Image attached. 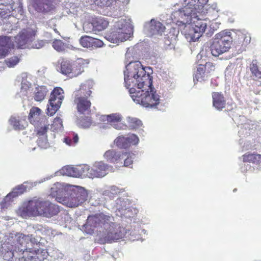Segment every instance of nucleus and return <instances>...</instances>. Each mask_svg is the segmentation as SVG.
<instances>
[{"label": "nucleus", "mask_w": 261, "mask_h": 261, "mask_svg": "<svg viewBox=\"0 0 261 261\" xmlns=\"http://www.w3.org/2000/svg\"><path fill=\"white\" fill-rule=\"evenodd\" d=\"M91 24L93 31L100 32L108 27L109 21L103 17H96L92 19Z\"/></svg>", "instance_id": "25"}, {"label": "nucleus", "mask_w": 261, "mask_h": 261, "mask_svg": "<svg viewBox=\"0 0 261 261\" xmlns=\"http://www.w3.org/2000/svg\"><path fill=\"white\" fill-rule=\"evenodd\" d=\"M14 48L10 37L0 36V58L6 56L11 49Z\"/></svg>", "instance_id": "20"}, {"label": "nucleus", "mask_w": 261, "mask_h": 261, "mask_svg": "<svg viewBox=\"0 0 261 261\" xmlns=\"http://www.w3.org/2000/svg\"><path fill=\"white\" fill-rule=\"evenodd\" d=\"M218 86L217 84H215V85H214V86Z\"/></svg>", "instance_id": "51"}, {"label": "nucleus", "mask_w": 261, "mask_h": 261, "mask_svg": "<svg viewBox=\"0 0 261 261\" xmlns=\"http://www.w3.org/2000/svg\"><path fill=\"white\" fill-rule=\"evenodd\" d=\"M93 87V83L88 81L81 85L79 89L75 92L74 95H80L88 98L92 94L91 89Z\"/></svg>", "instance_id": "28"}, {"label": "nucleus", "mask_w": 261, "mask_h": 261, "mask_svg": "<svg viewBox=\"0 0 261 261\" xmlns=\"http://www.w3.org/2000/svg\"><path fill=\"white\" fill-rule=\"evenodd\" d=\"M208 2V0H186V6L184 8L185 13H191V12L202 14L203 8Z\"/></svg>", "instance_id": "13"}, {"label": "nucleus", "mask_w": 261, "mask_h": 261, "mask_svg": "<svg viewBox=\"0 0 261 261\" xmlns=\"http://www.w3.org/2000/svg\"><path fill=\"white\" fill-rule=\"evenodd\" d=\"M38 242V239H36L33 234L25 235L20 234L17 238L13 244H9V248H6L7 251L13 252H22L26 250L32 249L35 244Z\"/></svg>", "instance_id": "8"}, {"label": "nucleus", "mask_w": 261, "mask_h": 261, "mask_svg": "<svg viewBox=\"0 0 261 261\" xmlns=\"http://www.w3.org/2000/svg\"><path fill=\"white\" fill-rule=\"evenodd\" d=\"M79 140V137L77 134H72V141L73 142V144L75 143H77Z\"/></svg>", "instance_id": "48"}, {"label": "nucleus", "mask_w": 261, "mask_h": 261, "mask_svg": "<svg viewBox=\"0 0 261 261\" xmlns=\"http://www.w3.org/2000/svg\"><path fill=\"white\" fill-rule=\"evenodd\" d=\"M49 105L47 108V114L49 116H53L57 111L59 109L61 105L58 104L56 102L49 100Z\"/></svg>", "instance_id": "41"}, {"label": "nucleus", "mask_w": 261, "mask_h": 261, "mask_svg": "<svg viewBox=\"0 0 261 261\" xmlns=\"http://www.w3.org/2000/svg\"><path fill=\"white\" fill-rule=\"evenodd\" d=\"M104 238L108 242H112L116 241L123 237V233L121 228L116 223L114 227L109 230L103 231Z\"/></svg>", "instance_id": "18"}, {"label": "nucleus", "mask_w": 261, "mask_h": 261, "mask_svg": "<svg viewBox=\"0 0 261 261\" xmlns=\"http://www.w3.org/2000/svg\"><path fill=\"white\" fill-rule=\"evenodd\" d=\"M205 68V72L209 77L213 71L215 70V65L212 62H206L205 65H203Z\"/></svg>", "instance_id": "46"}, {"label": "nucleus", "mask_w": 261, "mask_h": 261, "mask_svg": "<svg viewBox=\"0 0 261 261\" xmlns=\"http://www.w3.org/2000/svg\"><path fill=\"white\" fill-rule=\"evenodd\" d=\"M126 29L127 27L123 25L122 22L121 24L118 22L117 25L114 26L111 31L107 34V37L112 42L114 43L122 39L124 34H126Z\"/></svg>", "instance_id": "16"}, {"label": "nucleus", "mask_w": 261, "mask_h": 261, "mask_svg": "<svg viewBox=\"0 0 261 261\" xmlns=\"http://www.w3.org/2000/svg\"><path fill=\"white\" fill-rule=\"evenodd\" d=\"M121 156L122 157H121L122 159H120L119 166L132 168L135 154L133 152L123 151Z\"/></svg>", "instance_id": "29"}, {"label": "nucleus", "mask_w": 261, "mask_h": 261, "mask_svg": "<svg viewBox=\"0 0 261 261\" xmlns=\"http://www.w3.org/2000/svg\"><path fill=\"white\" fill-rule=\"evenodd\" d=\"M48 201H42L38 199L30 200L25 203L17 210V214L23 218L28 217L43 216L45 214L41 211H47Z\"/></svg>", "instance_id": "5"}, {"label": "nucleus", "mask_w": 261, "mask_h": 261, "mask_svg": "<svg viewBox=\"0 0 261 261\" xmlns=\"http://www.w3.org/2000/svg\"><path fill=\"white\" fill-rule=\"evenodd\" d=\"M9 121L10 124L15 130H23L28 126V122L25 118L11 117Z\"/></svg>", "instance_id": "30"}, {"label": "nucleus", "mask_w": 261, "mask_h": 261, "mask_svg": "<svg viewBox=\"0 0 261 261\" xmlns=\"http://www.w3.org/2000/svg\"><path fill=\"white\" fill-rule=\"evenodd\" d=\"M53 47L58 52L64 51L67 46L66 44L60 39H55L53 42Z\"/></svg>", "instance_id": "40"}, {"label": "nucleus", "mask_w": 261, "mask_h": 261, "mask_svg": "<svg viewBox=\"0 0 261 261\" xmlns=\"http://www.w3.org/2000/svg\"><path fill=\"white\" fill-rule=\"evenodd\" d=\"M41 212L43 214H45V217H51L57 215L60 212V210L58 206L48 201L47 211Z\"/></svg>", "instance_id": "37"}, {"label": "nucleus", "mask_w": 261, "mask_h": 261, "mask_svg": "<svg viewBox=\"0 0 261 261\" xmlns=\"http://www.w3.org/2000/svg\"><path fill=\"white\" fill-rule=\"evenodd\" d=\"M48 90L45 86H41L36 88L34 98L36 101H40L44 99Z\"/></svg>", "instance_id": "36"}, {"label": "nucleus", "mask_w": 261, "mask_h": 261, "mask_svg": "<svg viewBox=\"0 0 261 261\" xmlns=\"http://www.w3.org/2000/svg\"><path fill=\"white\" fill-rule=\"evenodd\" d=\"M211 85H213V81H211Z\"/></svg>", "instance_id": "52"}, {"label": "nucleus", "mask_w": 261, "mask_h": 261, "mask_svg": "<svg viewBox=\"0 0 261 261\" xmlns=\"http://www.w3.org/2000/svg\"><path fill=\"white\" fill-rule=\"evenodd\" d=\"M232 37L230 32L222 31L215 35L213 43L210 46L211 54L215 57L227 51L231 47Z\"/></svg>", "instance_id": "7"}, {"label": "nucleus", "mask_w": 261, "mask_h": 261, "mask_svg": "<svg viewBox=\"0 0 261 261\" xmlns=\"http://www.w3.org/2000/svg\"><path fill=\"white\" fill-rule=\"evenodd\" d=\"M139 142L138 137L134 134H131L127 137L119 136L114 140L115 145L121 149H126L132 145H137Z\"/></svg>", "instance_id": "14"}, {"label": "nucleus", "mask_w": 261, "mask_h": 261, "mask_svg": "<svg viewBox=\"0 0 261 261\" xmlns=\"http://www.w3.org/2000/svg\"><path fill=\"white\" fill-rule=\"evenodd\" d=\"M80 43L85 48L101 47L103 43L101 40L87 35L82 36L80 39Z\"/></svg>", "instance_id": "19"}, {"label": "nucleus", "mask_w": 261, "mask_h": 261, "mask_svg": "<svg viewBox=\"0 0 261 261\" xmlns=\"http://www.w3.org/2000/svg\"><path fill=\"white\" fill-rule=\"evenodd\" d=\"M41 46H42V45H41L40 44L39 45V46H37L36 44L35 45V47L36 48H39Z\"/></svg>", "instance_id": "50"}, {"label": "nucleus", "mask_w": 261, "mask_h": 261, "mask_svg": "<svg viewBox=\"0 0 261 261\" xmlns=\"http://www.w3.org/2000/svg\"><path fill=\"white\" fill-rule=\"evenodd\" d=\"M19 58L17 56H13L7 60L6 64L9 67H14L19 62Z\"/></svg>", "instance_id": "45"}, {"label": "nucleus", "mask_w": 261, "mask_h": 261, "mask_svg": "<svg viewBox=\"0 0 261 261\" xmlns=\"http://www.w3.org/2000/svg\"><path fill=\"white\" fill-rule=\"evenodd\" d=\"M64 91L60 87H56L52 91L50 99L51 101H56L58 104L61 105L64 99Z\"/></svg>", "instance_id": "34"}, {"label": "nucleus", "mask_w": 261, "mask_h": 261, "mask_svg": "<svg viewBox=\"0 0 261 261\" xmlns=\"http://www.w3.org/2000/svg\"><path fill=\"white\" fill-rule=\"evenodd\" d=\"M37 140V143L38 145L42 148H46L48 145L47 137V136H41L38 137Z\"/></svg>", "instance_id": "44"}, {"label": "nucleus", "mask_w": 261, "mask_h": 261, "mask_svg": "<svg viewBox=\"0 0 261 261\" xmlns=\"http://www.w3.org/2000/svg\"><path fill=\"white\" fill-rule=\"evenodd\" d=\"M127 122L128 126L126 127H128L131 129L138 128L142 125V121L137 118L129 117L127 118Z\"/></svg>", "instance_id": "38"}, {"label": "nucleus", "mask_w": 261, "mask_h": 261, "mask_svg": "<svg viewBox=\"0 0 261 261\" xmlns=\"http://www.w3.org/2000/svg\"><path fill=\"white\" fill-rule=\"evenodd\" d=\"M63 128L62 120L60 117H57L53 120V123L51 125V128L53 131L57 132Z\"/></svg>", "instance_id": "42"}, {"label": "nucleus", "mask_w": 261, "mask_h": 261, "mask_svg": "<svg viewBox=\"0 0 261 261\" xmlns=\"http://www.w3.org/2000/svg\"><path fill=\"white\" fill-rule=\"evenodd\" d=\"M139 68V73L144 74V76L138 80V90L136 94L132 95V98L144 107L156 108L160 103V96L152 87V77L145 70Z\"/></svg>", "instance_id": "1"}, {"label": "nucleus", "mask_w": 261, "mask_h": 261, "mask_svg": "<svg viewBox=\"0 0 261 261\" xmlns=\"http://www.w3.org/2000/svg\"><path fill=\"white\" fill-rule=\"evenodd\" d=\"M89 64L88 60L81 58L73 62L63 58L60 63V71L62 74L70 78H73L83 73Z\"/></svg>", "instance_id": "4"}, {"label": "nucleus", "mask_w": 261, "mask_h": 261, "mask_svg": "<svg viewBox=\"0 0 261 261\" xmlns=\"http://www.w3.org/2000/svg\"><path fill=\"white\" fill-rule=\"evenodd\" d=\"M226 99L222 92H212V105L216 110L222 111L226 107Z\"/></svg>", "instance_id": "23"}, {"label": "nucleus", "mask_w": 261, "mask_h": 261, "mask_svg": "<svg viewBox=\"0 0 261 261\" xmlns=\"http://www.w3.org/2000/svg\"><path fill=\"white\" fill-rule=\"evenodd\" d=\"M242 159L244 163H251L256 166L257 169H261V154L247 152L242 155Z\"/></svg>", "instance_id": "22"}, {"label": "nucleus", "mask_w": 261, "mask_h": 261, "mask_svg": "<svg viewBox=\"0 0 261 261\" xmlns=\"http://www.w3.org/2000/svg\"><path fill=\"white\" fill-rule=\"evenodd\" d=\"M87 223L94 227H101L104 231L112 228L115 225L114 218L111 215H107L100 213L93 216H90L87 219Z\"/></svg>", "instance_id": "9"}, {"label": "nucleus", "mask_w": 261, "mask_h": 261, "mask_svg": "<svg viewBox=\"0 0 261 261\" xmlns=\"http://www.w3.org/2000/svg\"><path fill=\"white\" fill-rule=\"evenodd\" d=\"M243 37H244L245 38H247L246 42H248L249 41H250V39L249 38L246 37H244V36Z\"/></svg>", "instance_id": "49"}, {"label": "nucleus", "mask_w": 261, "mask_h": 261, "mask_svg": "<svg viewBox=\"0 0 261 261\" xmlns=\"http://www.w3.org/2000/svg\"><path fill=\"white\" fill-rule=\"evenodd\" d=\"M8 244H3L2 246V253L6 260H9L11 259L15 258V261L17 259L18 261H30L33 259L37 258L41 260L44 258V257H40L39 255L42 251L39 250L37 251L32 248V249L22 251V252H13L7 251L6 248H9Z\"/></svg>", "instance_id": "6"}, {"label": "nucleus", "mask_w": 261, "mask_h": 261, "mask_svg": "<svg viewBox=\"0 0 261 261\" xmlns=\"http://www.w3.org/2000/svg\"><path fill=\"white\" fill-rule=\"evenodd\" d=\"M205 68L203 65H199L197 68L196 71L193 75V81L196 82H202L206 80L208 76L205 72Z\"/></svg>", "instance_id": "32"}, {"label": "nucleus", "mask_w": 261, "mask_h": 261, "mask_svg": "<svg viewBox=\"0 0 261 261\" xmlns=\"http://www.w3.org/2000/svg\"><path fill=\"white\" fill-rule=\"evenodd\" d=\"M107 122L117 129H125L127 125L121 122L122 117L117 114H112L105 116Z\"/></svg>", "instance_id": "24"}, {"label": "nucleus", "mask_w": 261, "mask_h": 261, "mask_svg": "<svg viewBox=\"0 0 261 261\" xmlns=\"http://www.w3.org/2000/svg\"><path fill=\"white\" fill-rule=\"evenodd\" d=\"M88 197L87 192L84 190L73 191L64 199V203L69 207H75L85 201Z\"/></svg>", "instance_id": "12"}, {"label": "nucleus", "mask_w": 261, "mask_h": 261, "mask_svg": "<svg viewBox=\"0 0 261 261\" xmlns=\"http://www.w3.org/2000/svg\"><path fill=\"white\" fill-rule=\"evenodd\" d=\"M73 102L76 106L77 112L81 114H84L86 112L89 111L92 105L88 98L80 95H74Z\"/></svg>", "instance_id": "17"}, {"label": "nucleus", "mask_w": 261, "mask_h": 261, "mask_svg": "<svg viewBox=\"0 0 261 261\" xmlns=\"http://www.w3.org/2000/svg\"><path fill=\"white\" fill-rule=\"evenodd\" d=\"M34 7L38 12H48L55 8L54 0H34Z\"/></svg>", "instance_id": "21"}, {"label": "nucleus", "mask_w": 261, "mask_h": 261, "mask_svg": "<svg viewBox=\"0 0 261 261\" xmlns=\"http://www.w3.org/2000/svg\"><path fill=\"white\" fill-rule=\"evenodd\" d=\"M111 167L103 161L94 162L92 167L86 165L76 166H66L62 168V172L63 174L75 177H101L105 176Z\"/></svg>", "instance_id": "2"}, {"label": "nucleus", "mask_w": 261, "mask_h": 261, "mask_svg": "<svg viewBox=\"0 0 261 261\" xmlns=\"http://www.w3.org/2000/svg\"><path fill=\"white\" fill-rule=\"evenodd\" d=\"M36 35V31L31 28L22 29L15 37L13 48L24 49L28 44L32 41Z\"/></svg>", "instance_id": "10"}, {"label": "nucleus", "mask_w": 261, "mask_h": 261, "mask_svg": "<svg viewBox=\"0 0 261 261\" xmlns=\"http://www.w3.org/2000/svg\"><path fill=\"white\" fill-rule=\"evenodd\" d=\"M49 123L46 118L37 122L36 125H34L35 128L36 135L37 137L47 136L46 133L49 129Z\"/></svg>", "instance_id": "26"}, {"label": "nucleus", "mask_w": 261, "mask_h": 261, "mask_svg": "<svg viewBox=\"0 0 261 261\" xmlns=\"http://www.w3.org/2000/svg\"><path fill=\"white\" fill-rule=\"evenodd\" d=\"M26 190L25 187L23 185L18 186L13 190L9 193L4 199L3 202L6 203L7 202H10L13 200V198L23 194Z\"/></svg>", "instance_id": "31"}, {"label": "nucleus", "mask_w": 261, "mask_h": 261, "mask_svg": "<svg viewBox=\"0 0 261 261\" xmlns=\"http://www.w3.org/2000/svg\"><path fill=\"white\" fill-rule=\"evenodd\" d=\"M122 152H117L113 149L109 150L107 151L103 156L105 159L109 162L112 163V164H115L118 166L120 165V159L121 156Z\"/></svg>", "instance_id": "27"}, {"label": "nucleus", "mask_w": 261, "mask_h": 261, "mask_svg": "<svg viewBox=\"0 0 261 261\" xmlns=\"http://www.w3.org/2000/svg\"><path fill=\"white\" fill-rule=\"evenodd\" d=\"M250 71H251V75L253 80H259L261 79V70L258 66L257 60H252L250 64Z\"/></svg>", "instance_id": "33"}, {"label": "nucleus", "mask_w": 261, "mask_h": 261, "mask_svg": "<svg viewBox=\"0 0 261 261\" xmlns=\"http://www.w3.org/2000/svg\"><path fill=\"white\" fill-rule=\"evenodd\" d=\"M64 142L68 145H72L74 144V143H73V139L70 136L66 137L64 138Z\"/></svg>", "instance_id": "47"}, {"label": "nucleus", "mask_w": 261, "mask_h": 261, "mask_svg": "<svg viewBox=\"0 0 261 261\" xmlns=\"http://www.w3.org/2000/svg\"><path fill=\"white\" fill-rule=\"evenodd\" d=\"M134 67V72H133L132 75L133 76L129 77V75L124 77V82L126 87L129 89L130 93L132 95L136 94L138 91L136 90V88H138V81L139 79H142L144 76V74H140L139 73L140 68L145 70V68L140 64L135 63L133 66Z\"/></svg>", "instance_id": "11"}, {"label": "nucleus", "mask_w": 261, "mask_h": 261, "mask_svg": "<svg viewBox=\"0 0 261 261\" xmlns=\"http://www.w3.org/2000/svg\"><path fill=\"white\" fill-rule=\"evenodd\" d=\"M15 10L12 5H4L0 4V15L2 16L5 15L8 13L12 12Z\"/></svg>", "instance_id": "43"}, {"label": "nucleus", "mask_w": 261, "mask_h": 261, "mask_svg": "<svg viewBox=\"0 0 261 261\" xmlns=\"http://www.w3.org/2000/svg\"><path fill=\"white\" fill-rule=\"evenodd\" d=\"M113 0H87L90 5L94 4L100 7H109L112 5Z\"/></svg>", "instance_id": "39"}, {"label": "nucleus", "mask_w": 261, "mask_h": 261, "mask_svg": "<svg viewBox=\"0 0 261 261\" xmlns=\"http://www.w3.org/2000/svg\"><path fill=\"white\" fill-rule=\"evenodd\" d=\"M41 113V110L37 107H33L30 111L28 118L31 124L36 125V123L39 122L38 120L39 115Z\"/></svg>", "instance_id": "35"}, {"label": "nucleus", "mask_w": 261, "mask_h": 261, "mask_svg": "<svg viewBox=\"0 0 261 261\" xmlns=\"http://www.w3.org/2000/svg\"><path fill=\"white\" fill-rule=\"evenodd\" d=\"M166 29L165 27L158 20L152 19L146 26L144 30L149 36L153 35H162Z\"/></svg>", "instance_id": "15"}, {"label": "nucleus", "mask_w": 261, "mask_h": 261, "mask_svg": "<svg viewBox=\"0 0 261 261\" xmlns=\"http://www.w3.org/2000/svg\"><path fill=\"white\" fill-rule=\"evenodd\" d=\"M191 17L190 23L186 25L184 33L190 41H196L205 31L207 28L206 19L200 18L202 14L191 12L185 13Z\"/></svg>", "instance_id": "3"}]
</instances>
